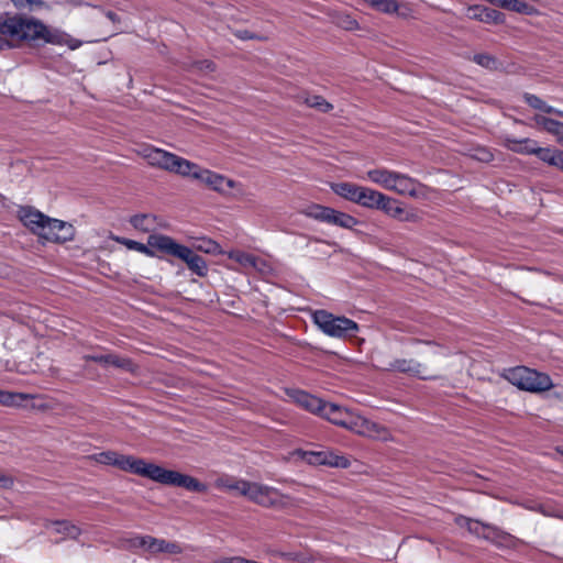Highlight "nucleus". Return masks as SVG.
<instances>
[{
    "mask_svg": "<svg viewBox=\"0 0 563 563\" xmlns=\"http://www.w3.org/2000/svg\"><path fill=\"white\" fill-rule=\"evenodd\" d=\"M168 172L195 179V174H199V172H201V167L196 163L173 154Z\"/></svg>",
    "mask_w": 563,
    "mask_h": 563,
    "instance_id": "aec40b11",
    "label": "nucleus"
},
{
    "mask_svg": "<svg viewBox=\"0 0 563 563\" xmlns=\"http://www.w3.org/2000/svg\"><path fill=\"white\" fill-rule=\"evenodd\" d=\"M506 146L508 150L520 153V154H533L536 155L538 145L534 140L531 139H522V140H516V139H506Z\"/></svg>",
    "mask_w": 563,
    "mask_h": 563,
    "instance_id": "393cba45",
    "label": "nucleus"
},
{
    "mask_svg": "<svg viewBox=\"0 0 563 563\" xmlns=\"http://www.w3.org/2000/svg\"><path fill=\"white\" fill-rule=\"evenodd\" d=\"M155 220V216L142 213L133 216L130 220V223L137 230L150 232L154 229Z\"/></svg>",
    "mask_w": 563,
    "mask_h": 563,
    "instance_id": "c756f323",
    "label": "nucleus"
},
{
    "mask_svg": "<svg viewBox=\"0 0 563 563\" xmlns=\"http://www.w3.org/2000/svg\"><path fill=\"white\" fill-rule=\"evenodd\" d=\"M33 395L24 393H12L0 389V405L7 407L22 406L26 399L33 398Z\"/></svg>",
    "mask_w": 563,
    "mask_h": 563,
    "instance_id": "c85d7f7f",
    "label": "nucleus"
},
{
    "mask_svg": "<svg viewBox=\"0 0 563 563\" xmlns=\"http://www.w3.org/2000/svg\"><path fill=\"white\" fill-rule=\"evenodd\" d=\"M385 202H388V196L375 189L362 186L356 205L367 209L382 210Z\"/></svg>",
    "mask_w": 563,
    "mask_h": 563,
    "instance_id": "a211bd4d",
    "label": "nucleus"
},
{
    "mask_svg": "<svg viewBox=\"0 0 563 563\" xmlns=\"http://www.w3.org/2000/svg\"><path fill=\"white\" fill-rule=\"evenodd\" d=\"M522 97L527 104L536 110H539L544 113H551L556 114L559 117H563V111L549 106L541 98L533 93L525 92Z\"/></svg>",
    "mask_w": 563,
    "mask_h": 563,
    "instance_id": "bb28decb",
    "label": "nucleus"
},
{
    "mask_svg": "<svg viewBox=\"0 0 563 563\" xmlns=\"http://www.w3.org/2000/svg\"><path fill=\"white\" fill-rule=\"evenodd\" d=\"M372 9L382 13H396L399 9L397 0H363Z\"/></svg>",
    "mask_w": 563,
    "mask_h": 563,
    "instance_id": "2f4dec72",
    "label": "nucleus"
},
{
    "mask_svg": "<svg viewBox=\"0 0 563 563\" xmlns=\"http://www.w3.org/2000/svg\"><path fill=\"white\" fill-rule=\"evenodd\" d=\"M174 153L165 150L147 146L143 148V156L147 159L148 164L154 167L167 170Z\"/></svg>",
    "mask_w": 563,
    "mask_h": 563,
    "instance_id": "6ab92c4d",
    "label": "nucleus"
},
{
    "mask_svg": "<svg viewBox=\"0 0 563 563\" xmlns=\"http://www.w3.org/2000/svg\"><path fill=\"white\" fill-rule=\"evenodd\" d=\"M421 184L406 174L396 172L390 185L389 190L396 191L399 195H407L410 197H418L420 194Z\"/></svg>",
    "mask_w": 563,
    "mask_h": 563,
    "instance_id": "f3484780",
    "label": "nucleus"
},
{
    "mask_svg": "<svg viewBox=\"0 0 563 563\" xmlns=\"http://www.w3.org/2000/svg\"><path fill=\"white\" fill-rule=\"evenodd\" d=\"M536 156L540 161L559 168L562 163L563 151L538 146Z\"/></svg>",
    "mask_w": 563,
    "mask_h": 563,
    "instance_id": "cd10ccee",
    "label": "nucleus"
},
{
    "mask_svg": "<svg viewBox=\"0 0 563 563\" xmlns=\"http://www.w3.org/2000/svg\"><path fill=\"white\" fill-rule=\"evenodd\" d=\"M22 223L45 242L64 243L73 240L74 227L65 221L49 218L32 207L19 210Z\"/></svg>",
    "mask_w": 563,
    "mask_h": 563,
    "instance_id": "20e7f679",
    "label": "nucleus"
},
{
    "mask_svg": "<svg viewBox=\"0 0 563 563\" xmlns=\"http://www.w3.org/2000/svg\"><path fill=\"white\" fill-rule=\"evenodd\" d=\"M11 1L15 5V8H18V9H22V8H25L27 5V0H11Z\"/></svg>",
    "mask_w": 563,
    "mask_h": 563,
    "instance_id": "49530a36",
    "label": "nucleus"
},
{
    "mask_svg": "<svg viewBox=\"0 0 563 563\" xmlns=\"http://www.w3.org/2000/svg\"><path fill=\"white\" fill-rule=\"evenodd\" d=\"M413 342H415V343H424V344H428V345L433 344V342H432V341L415 340Z\"/></svg>",
    "mask_w": 563,
    "mask_h": 563,
    "instance_id": "3c124183",
    "label": "nucleus"
},
{
    "mask_svg": "<svg viewBox=\"0 0 563 563\" xmlns=\"http://www.w3.org/2000/svg\"><path fill=\"white\" fill-rule=\"evenodd\" d=\"M229 257L244 267H256L258 260L255 255L243 251H232Z\"/></svg>",
    "mask_w": 563,
    "mask_h": 563,
    "instance_id": "473e14b6",
    "label": "nucleus"
},
{
    "mask_svg": "<svg viewBox=\"0 0 563 563\" xmlns=\"http://www.w3.org/2000/svg\"><path fill=\"white\" fill-rule=\"evenodd\" d=\"M362 186L353 183H338L332 185V190L338 196L356 203Z\"/></svg>",
    "mask_w": 563,
    "mask_h": 563,
    "instance_id": "b1692460",
    "label": "nucleus"
},
{
    "mask_svg": "<svg viewBox=\"0 0 563 563\" xmlns=\"http://www.w3.org/2000/svg\"><path fill=\"white\" fill-rule=\"evenodd\" d=\"M106 366H114L125 371H133V362L129 357H121L117 354H107Z\"/></svg>",
    "mask_w": 563,
    "mask_h": 563,
    "instance_id": "72a5a7b5",
    "label": "nucleus"
},
{
    "mask_svg": "<svg viewBox=\"0 0 563 563\" xmlns=\"http://www.w3.org/2000/svg\"><path fill=\"white\" fill-rule=\"evenodd\" d=\"M97 463L115 466L121 471L139 475L162 485L181 487L192 493H205L208 486L187 474L167 470L157 464L133 455H125L115 451H104L90 456Z\"/></svg>",
    "mask_w": 563,
    "mask_h": 563,
    "instance_id": "f257e3e1",
    "label": "nucleus"
},
{
    "mask_svg": "<svg viewBox=\"0 0 563 563\" xmlns=\"http://www.w3.org/2000/svg\"><path fill=\"white\" fill-rule=\"evenodd\" d=\"M454 521L460 528H465L467 531H470L471 528L474 526L476 519H472L466 516L460 515L455 518Z\"/></svg>",
    "mask_w": 563,
    "mask_h": 563,
    "instance_id": "58836bf2",
    "label": "nucleus"
},
{
    "mask_svg": "<svg viewBox=\"0 0 563 563\" xmlns=\"http://www.w3.org/2000/svg\"><path fill=\"white\" fill-rule=\"evenodd\" d=\"M219 247V244L212 240H203L202 244L198 246L199 250L206 253H216Z\"/></svg>",
    "mask_w": 563,
    "mask_h": 563,
    "instance_id": "ea45409f",
    "label": "nucleus"
},
{
    "mask_svg": "<svg viewBox=\"0 0 563 563\" xmlns=\"http://www.w3.org/2000/svg\"><path fill=\"white\" fill-rule=\"evenodd\" d=\"M44 2L42 0H27V5H43Z\"/></svg>",
    "mask_w": 563,
    "mask_h": 563,
    "instance_id": "09e8293b",
    "label": "nucleus"
},
{
    "mask_svg": "<svg viewBox=\"0 0 563 563\" xmlns=\"http://www.w3.org/2000/svg\"><path fill=\"white\" fill-rule=\"evenodd\" d=\"M203 64H205L207 69H209V70H213L214 69V64L212 62L205 60Z\"/></svg>",
    "mask_w": 563,
    "mask_h": 563,
    "instance_id": "8fccbe9b",
    "label": "nucleus"
},
{
    "mask_svg": "<svg viewBox=\"0 0 563 563\" xmlns=\"http://www.w3.org/2000/svg\"><path fill=\"white\" fill-rule=\"evenodd\" d=\"M234 35L242 41H247V40L265 41L267 38L266 36L255 34L249 30H238L234 32Z\"/></svg>",
    "mask_w": 563,
    "mask_h": 563,
    "instance_id": "4c0bfd02",
    "label": "nucleus"
},
{
    "mask_svg": "<svg viewBox=\"0 0 563 563\" xmlns=\"http://www.w3.org/2000/svg\"><path fill=\"white\" fill-rule=\"evenodd\" d=\"M104 14L113 23L120 21L118 14L115 12H113V11H106Z\"/></svg>",
    "mask_w": 563,
    "mask_h": 563,
    "instance_id": "a18cd8bd",
    "label": "nucleus"
},
{
    "mask_svg": "<svg viewBox=\"0 0 563 563\" xmlns=\"http://www.w3.org/2000/svg\"><path fill=\"white\" fill-rule=\"evenodd\" d=\"M492 157H493V155L489 152L483 151V154L479 157V159L488 162L492 159Z\"/></svg>",
    "mask_w": 563,
    "mask_h": 563,
    "instance_id": "de8ad7c7",
    "label": "nucleus"
},
{
    "mask_svg": "<svg viewBox=\"0 0 563 563\" xmlns=\"http://www.w3.org/2000/svg\"><path fill=\"white\" fill-rule=\"evenodd\" d=\"M468 532L477 538L492 542L497 547L512 544L517 540L512 534L501 530L497 526L482 522L479 520L475 521Z\"/></svg>",
    "mask_w": 563,
    "mask_h": 563,
    "instance_id": "9b49d317",
    "label": "nucleus"
},
{
    "mask_svg": "<svg viewBox=\"0 0 563 563\" xmlns=\"http://www.w3.org/2000/svg\"><path fill=\"white\" fill-rule=\"evenodd\" d=\"M54 527V531L65 537L77 540L82 533L81 529L68 520H48L45 522V528Z\"/></svg>",
    "mask_w": 563,
    "mask_h": 563,
    "instance_id": "4be33fe9",
    "label": "nucleus"
},
{
    "mask_svg": "<svg viewBox=\"0 0 563 563\" xmlns=\"http://www.w3.org/2000/svg\"><path fill=\"white\" fill-rule=\"evenodd\" d=\"M195 179L201 181L218 192H225L227 189H231L235 185L234 180L205 168H201L199 174H195Z\"/></svg>",
    "mask_w": 563,
    "mask_h": 563,
    "instance_id": "dca6fc26",
    "label": "nucleus"
},
{
    "mask_svg": "<svg viewBox=\"0 0 563 563\" xmlns=\"http://www.w3.org/2000/svg\"><path fill=\"white\" fill-rule=\"evenodd\" d=\"M306 103L310 108H316L323 113L330 112L333 109V106L330 102H328L323 97L318 95L308 97L306 99Z\"/></svg>",
    "mask_w": 563,
    "mask_h": 563,
    "instance_id": "f704fd0d",
    "label": "nucleus"
},
{
    "mask_svg": "<svg viewBox=\"0 0 563 563\" xmlns=\"http://www.w3.org/2000/svg\"><path fill=\"white\" fill-rule=\"evenodd\" d=\"M285 394L302 409L321 417L325 400L298 388H286Z\"/></svg>",
    "mask_w": 563,
    "mask_h": 563,
    "instance_id": "ddd939ff",
    "label": "nucleus"
},
{
    "mask_svg": "<svg viewBox=\"0 0 563 563\" xmlns=\"http://www.w3.org/2000/svg\"><path fill=\"white\" fill-rule=\"evenodd\" d=\"M466 16L487 24L498 25L505 22V14L503 12L481 4L470 5L466 9Z\"/></svg>",
    "mask_w": 563,
    "mask_h": 563,
    "instance_id": "2eb2a0df",
    "label": "nucleus"
},
{
    "mask_svg": "<svg viewBox=\"0 0 563 563\" xmlns=\"http://www.w3.org/2000/svg\"><path fill=\"white\" fill-rule=\"evenodd\" d=\"M305 213L307 217L319 222H324L349 230L353 229L360 222L355 217L349 213L318 203L309 206Z\"/></svg>",
    "mask_w": 563,
    "mask_h": 563,
    "instance_id": "1a4fd4ad",
    "label": "nucleus"
},
{
    "mask_svg": "<svg viewBox=\"0 0 563 563\" xmlns=\"http://www.w3.org/2000/svg\"><path fill=\"white\" fill-rule=\"evenodd\" d=\"M155 245L159 247V252L173 255L184 261L189 271L199 277H205L208 274V265L202 256L195 253L190 247L177 243L172 238H161Z\"/></svg>",
    "mask_w": 563,
    "mask_h": 563,
    "instance_id": "6e6552de",
    "label": "nucleus"
},
{
    "mask_svg": "<svg viewBox=\"0 0 563 563\" xmlns=\"http://www.w3.org/2000/svg\"><path fill=\"white\" fill-rule=\"evenodd\" d=\"M253 482L246 479H238L234 482V486H231L233 490L238 492L241 496L249 497Z\"/></svg>",
    "mask_w": 563,
    "mask_h": 563,
    "instance_id": "e433bc0d",
    "label": "nucleus"
},
{
    "mask_svg": "<svg viewBox=\"0 0 563 563\" xmlns=\"http://www.w3.org/2000/svg\"><path fill=\"white\" fill-rule=\"evenodd\" d=\"M13 484V481L11 477L3 475L0 473V488H9Z\"/></svg>",
    "mask_w": 563,
    "mask_h": 563,
    "instance_id": "c03bdc74",
    "label": "nucleus"
},
{
    "mask_svg": "<svg viewBox=\"0 0 563 563\" xmlns=\"http://www.w3.org/2000/svg\"><path fill=\"white\" fill-rule=\"evenodd\" d=\"M473 62L487 69H496L498 64L497 59L489 54H475Z\"/></svg>",
    "mask_w": 563,
    "mask_h": 563,
    "instance_id": "c9c22d12",
    "label": "nucleus"
},
{
    "mask_svg": "<svg viewBox=\"0 0 563 563\" xmlns=\"http://www.w3.org/2000/svg\"><path fill=\"white\" fill-rule=\"evenodd\" d=\"M396 172L386 168L369 169L366 173L367 179L389 190Z\"/></svg>",
    "mask_w": 563,
    "mask_h": 563,
    "instance_id": "a878e982",
    "label": "nucleus"
},
{
    "mask_svg": "<svg viewBox=\"0 0 563 563\" xmlns=\"http://www.w3.org/2000/svg\"><path fill=\"white\" fill-rule=\"evenodd\" d=\"M314 324L327 335L338 339L353 338L360 325L344 316H335L327 310L319 309L312 313Z\"/></svg>",
    "mask_w": 563,
    "mask_h": 563,
    "instance_id": "0eeeda50",
    "label": "nucleus"
},
{
    "mask_svg": "<svg viewBox=\"0 0 563 563\" xmlns=\"http://www.w3.org/2000/svg\"><path fill=\"white\" fill-rule=\"evenodd\" d=\"M236 479H230V478H220L218 482H217V485L218 487L220 488H224L227 490H233V488L231 486H234V482Z\"/></svg>",
    "mask_w": 563,
    "mask_h": 563,
    "instance_id": "37998d69",
    "label": "nucleus"
},
{
    "mask_svg": "<svg viewBox=\"0 0 563 563\" xmlns=\"http://www.w3.org/2000/svg\"><path fill=\"white\" fill-rule=\"evenodd\" d=\"M385 369L407 374L422 380H432L437 378L433 375H427L424 373L426 366L415 358H396L390 362Z\"/></svg>",
    "mask_w": 563,
    "mask_h": 563,
    "instance_id": "4468645a",
    "label": "nucleus"
},
{
    "mask_svg": "<svg viewBox=\"0 0 563 563\" xmlns=\"http://www.w3.org/2000/svg\"><path fill=\"white\" fill-rule=\"evenodd\" d=\"M301 457L308 464L316 466L324 465L341 468H347L350 466V461L345 456L335 454L330 450L302 451Z\"/></svg>",
    "mask_w": 563,
    "mask_h": 563,
    "instance_id": "f8f14e48",
    "label": "nucleus"
},
{
    "mask_svg": "<svg viewBox=\"0 0 563 563\" xmlns=\"http://www.w3.org/2000/svg\"><path fill=\"white\" fill-rule=\"evenodd\" d=\"M501 376L520 390L529 393H542L553 387L552 379L548 374L526 366L506 368Z\"/></svg>",
    "mask_w": 563,
    "mask_h": 563,
    "instance_id": "423d86ee",
    "label": "nucleus"
},
{
    "mask_svg": "<svg viewBox=\"0 0 563 563\" xmlns=\"http://www.w3.org/2000/svg\"><path fill=\"white\" fill-rule=\"evenodd\" d=\"M161 238H168V236L164 235V234H151L147 238L146 244H143L141 242H136L133 240H129L126 242V245L129 249L139 251L147 256L154 257V256H156L155 251H159V247L157 245H155V242H157L158 239H161Z\"/></svg>",
    "mask_w": 563,
    "mask_h": 563,
    "instance_id": "5701e85b",
    "label": "nucleus"
},
{
    "mask_svg": "<svg viewBox=\"0 0 563 563\" xmlns=\"http://www.w3.org/2000/svg\"><path fill=\"white\" fill-rule=\"evenodd\" d=\"M10 40L33 44H60L62 35L52 32L41 20L22 14L0 15V51L11 48Z\"/></svg>",
    "mask_w": 563,
    "mask_h": 563,
    "instance_id": "f03ea898",
    "label": "nucleus"
},
{
    "mask_svg": "<svg viewBox=\"0 0 563 563\" xmlns=\"http://www.w3.org/2000/svg\"><path fill=\"white\" fill-rule=\"evenodd\" d=\"M534 122L551 134L559 135L563 132V122L561 121L543 115H536Z\"/></svg>",
    "mask_w": 563,
    "mask_h": 563,
    "instance_id": "7c9ffc66",
    "label": "nucleus"
},
{
    "mask_svg": "<svg viewBox=\"0 0 563 563\" xmlns=\"http://www.w3.org/2000/svg\"><path fill=\"white\" fill-rule=\"evenodd\" d=\"M340 25L344 27L345 30H355L358 26V23L356 20L352 19L351 16L346 15L344 19L340 22Z\"/></svg>",
    "mask_w": 563,
    "mask_h": 563,
    "instance_id": "79ce46f5",
    "label": "nucleus"
},
{
    "mask_svg": "<svg viewBox=\"0 0 563 563\" xmlns=\"http://www.w3.org/2000/svg\"><path fill=\"white\" fill-rule=\"evenodd\" d=\"M247 499L266 508L282 507L285 505V495L277 488L256 482H253Z\"/></svg>",
    "mask_w": 563,
    "mask_h": 563,
    "instance_id": "9d476101",
    "label": "nucleus"
},
{
    "mask_svg": "<svg viewBox=\"0 0 563 563\" xmlns=\"http://www.w3.org/2000/svg\"><path fill=\"white\" fill-rule=\"evenodd\" d=\"M123 548L131 552L142 551L148 555L156 556L158 554L179 555L188 550L185 545L177 541H168L155 538L150 534H133L122 540Z\"/></svg>",
    "mask_w": 563,
    "mask_h": 563,
    "instance_id": "39448f33",
    "label": "nucleus"
},
{
    "mask_svg": "<svg viewBox=\"0 0 563 563\" xmlns=\"http://www.w3.org/2000/svg\"><path fill=\"white\" fill-rule=\"evenodd\" d=\"M321 418L331 423L345 428L360 435L372 438L379 441H390L391 433L389 429L378 422L372 421L356 411L339 406L333 402H325Z\"/></svg>",
    "mask_w": 563,
    "mask_h": 563,
    "instance_id": "7ed1b4c3",
    "label": "nucleus"
},
{
    "mask_svg": "<svg viewBox=\"0 0 563 563\" xmlns=\"http://www.w3.org/2000/svg\"><path fill=\"white\" fill-rule=\"evenodd\" d=\"M87 362H95L106 366L107 354H88L84 356Z\"/></svg>",
    "mask_w": 563,
    "mask_h": 563,
    "instance_id": "a19ab883",
    "label": "nucleus"
},
{
    "mask_svg": "<svg viewBox=\"0 0 563 563\" xmlns=\"http://www.w3.org/2000/svg\"><path fill=\"white\" fill-rule=\"evenodd\" d=\"M382 211L394 219L405 222H415L418 219V216L413 211L405 210L397 200L391 197H388V202L384 203Z\"/></svg>",
    "mask_w": 563,
    "mask_h": 563,
    "instance_id": "412c9836",
    "label": "nucleus"
}]
</instances>
